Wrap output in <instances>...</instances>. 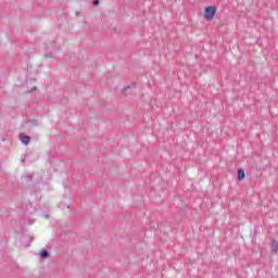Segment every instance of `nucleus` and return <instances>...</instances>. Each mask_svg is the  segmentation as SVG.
Listing matches in <instances>:
<instances>
[{
  "label": "nucleus",
  "mask_w": 278,
  "mask_h": 278,
  "mask_svg": "<svg viewBox=\"0 0 278 278\" xmlns=\"http://www.w3.org/2000/svg\"><path fill=\"white\" fill-rule=\"evenodd\" d=\"M216 7L215 5H211V7H207L205 10H204V18L205 21H214V16H216Z\"/></svg>",
  "instance_id": "nucleus-1"
},
{
  "label": "nucleus",
  "mask_w": 278,
  "mask_h": 278,
  "mask_svg": "<svg viewBox=\"0 0 278 278\" xmlns=\"http://www.w3.org/2000/svg\"><path fill=\"white\" fill-rule=\"evenodd\" d=\"M20 140L22 144H29V136H26L25 134H20Z\"/></svg>",
  "instance_id": "nucleus-2"
},
{
  "label": "nucleus",
  "mask_w": 278,
  "mask_h": 278,
  "mask_svg": "<svg viewBox=\"0 0 278 278\" xmlns=\"http://www.w3.org/2000/svg\"><path fill=\"white\" fill-rule=\"evenodd\" d=\"M271 253H276L278 255V241L275 239L271 241Z\"/></svg>",
  "instance_id": "nucleus-3"
},
{
  "label": "nucleus",
  "mask_w": 278,
  "mask_h": 278,
  "mask_svg": "<svg viewBox=\"0 0 278 278\" xmlns=\"http://www.w3.org/2000/svg\"><path fill=\"white\" fill-rule=\"evenodd\" d=\"M238 179L239 181H242V179H244V169L242 168L238 169Z\"/></svg>",
  "instance_id": "nucleus-4"
},
{
  "label": "nucleus",
  "mask_w": 278,
  "mask_h": 278,
  "mask_svg": "<svg viewBox=\"0 0 278 278\" xmlns=\"http://www.w3.org/2000/svg\"><path fill=\"white\" fill-rule=\"evenodd\" d=\"M40 255L42 258H47V257H49V252L47 250H42Z\"/></svg>",
  "instance_id": "nucleus-5"
},
{
  "label": "nucleus",
  "mask_w": 278,
  "mask_h": 278,
  "mask_svg": "<svg viewBox=\"0 0 278 278\" xmlns=\"http://www.w3.org/2000/svg\"><path fill=\"white\" fill-rule=\"evenodd\" d=\"M93 5H99V0H93Z\"/></svg>",
  "instance_id": "nucleus-6"
}]
</instances>
